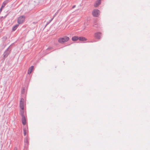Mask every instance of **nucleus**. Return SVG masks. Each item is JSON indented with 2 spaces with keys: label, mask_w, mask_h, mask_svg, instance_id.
Listing matches in <instances>:
<instances>
[{
  "label": "nucleus",
  "mask_w": 150,
  "mask_h": 150,
  "mask_svg": "<svg viewBox=\"0 0 150 150\" xmlns=\"http://www.w3.org/2000/svg\"><path fill=\"white\" fill-rule=\"evenodd\" d=\"M24 92V89H23V90L22 91L21 93H23Z\"/></svg>",
  "instance_id": "18"
},
{
  "label": "nucleus",
  "mask_w": 150,
  "mask_h": 150,
  "mask_svg": "<svg viewBox=\"0 0 150 150\" xmlns=\"http://www.w3.org/2000/svg\"><path fill=\"white\" fill-rule=\"evenodd\" d=\"M95 37L97 39H100L101 38V33L100 32L96 33L94 34Z\"/></svg>",
  "instance_id": "4"
},
{
  "label": "nucleus",
  "mask_w": 150,
  "mask_h": 150,
  "mask_svg": "<svg viewBox=\"0 0 150 150\" xmlns=\"http://www.w3.org/2000/svg\"><path fill=\"white\" fill-rule=\"evenodd\" d=\"M33 68L34 67L33 66H31L30 68H29L28 71V74H31L33 69Z\"/></svg>",
  "instance_id": "8"
},
{
  "label": "nucleus",
  "mask_w": 150,
  "mask_h": 150,
  "mask_svg": "<svg viewBox=\"0 0 150 150\" xmlns=\"http://www.w3.org/2000/svg\"><path fill=\"white\" fill-rule=\"evenodd\" d=\"M93 26L95 27H97V25H96V24H94Z\"/></svg>",
  "instance_id": "20"
},
{
  "label": "nucleus",
  "mask_w": 150,
  "mask_h": 150,
  "mask_svg": "<svg viewBox=\"0 0 150 150\" xmlns=\"http://www.w3.org/2000/svg\"><path fill=\"white\" fill-rule=\"evenodd\" d=\"M26 142H27V140H26Z\"/></svg>",
  "instance_id": "24"
},
{
  "label": "nucleus",
  "mask_w": 150,
  "mask_h": 150,
  "mask_svg": "<svg viewBox=\"0 0 150 150\" xmlns=\"http://www.w3.org/2000/svg\"><path fill=\"white\" fill-rule=\"evenodd\" d=\"M6 5H5V4H4L3 3L1 7H2V8H3Z\"/></svg>",
  "instance_id": "16"
},
{
  "label": "nucleus",
  "mask_w": 150,
  "mask_h": 150,
  "mask_svg": "<svg viewBox=\"0 0 150 150\" xmlns=\"http://www.w3.org/2000/svg\"><path fill=\"white\" fill-rule=\"evenodd\" d=\"M6 5H5V4H4L3 3L1 7H2V8H3Z\"/></svg>",
  "instance_id": "17"
},
{
  "label": "nucleus",
  "mask_w": 150,
  "mask_h": 150,
  "mask_svg": "<svg viewBox=\"0 0 150 150\" xmlns=\"http://www.w3.org/2000/svg\"><path fill=\"white\" fill-rule=\"evenodd\" d=\"M76 7V5H74L72 7V8H74L75 7Z\"/></svg>",
  "instance_id": "21"
},
{
  "label": "nucleus",
  "mask_w": 150,
  "mask_h": 150,
  "mask_svg": "<svg viewBox=\"0 0 150 150\" xmlns=\"http://www.w3.org/2000/svg\"><path fill=\"white\" fill-rule=\"evenodd\" d=\"M22 122L23 125H25L26 124V121L25 117H22Z\"/></svg>",
  "instance_id": "9"
},
{
  "label": "nucleus",
  "mask_w": 150,
  "mask_h": 150,
  "mask_svg": "<svg viewBox=\"0 0 150 150\" xmlns=\"http://www.w3.org/2000/svg\"><path fill=\"white\" fill-rule=\"evenodd\" d=\"M25 17L24 16H20L18 19V23L19 24L22 23L24 21Z\"/></svg>",
  "instance_id": "2"
},
{
  "label": "nucleus",
  "mask_w": 150,
  "mask_h": 150,
  "mask_svg": "<svg viewBox=\"0 0 150 150\" xmlns=\"http://www.w3.org/2000/svg\"><path fill=\"white\" fill-rule=\"evenodd\" d=\"M53 18H52L51 20H50V21H52V20L53 19Z\"/></svg>",
  "instance_id": "23"
},
{
  "label": "nucleus",
  "mask_w": 150,
  "mask_h": 150,
  "mask_svg": "<svg viewBox=\"0 0 150 150\" xmlns=\"http://www.w3.org/2000/svg\"><path fill=\"white\" fill-rule=\"evenodd\" d=\"M14 150H17V148L16 147H15L14 148Z\"/></svg>",
  "instance_id": "22"
},
{
  "label": "nucleus",
  "mask_w": 150,
  "mask_h": 150,
  "mask_svg": "<svg viewBox=\"0 0 150 150\" xmlns=\"http://www.w3.org/2000/svg\"><path fill=\"white\" fill-rule=\"evenodd\" d=\"M18 26V25H16L13 26L12 28V30L13 31H15L17 28Z\"/></svg>",
  "instance_id": "13"
},
{
  "label": "nucleus",
  "mask_w": 150,
  "mask_h": 150,
  "mask_svg": "<svg viewBox=\"0 0 150 150\" xmlns=\"http://www.w3.org/2000/svg\"><path fill=\"white\" fill-rule=\"evenodd\" d=\"M23 133L24 136H25L26 134V129L24 128L23 129Z\"/></svg>",
  "instance_id": "15"
},
{
  "label": "nucleus",
  "mask_w": 150,
  "mask_h": 150,
  "mask_svg": "<svg viewBox=\"0 0 150 150\" xmlns=\"http://www.w3.org/2000/svg\"><path fill=\"white\" fill-rule=\"evenodd\" d=\"M101 3V0H97L94 6L95 7H97Z\"/></svg>",
  "instance_id": "7"
},
{
  "label": "nucleus",
  "mask_w": 150,
  "mask_h": 150,
  "mask_svg": "<svg viewBox=\"0 0 150 150\" xmlns=\"http://www.w3.org/2000/svg\"><path fill=\"white\" fill-rule=\"evenodd\" d=\"M79 39V37L77 36H75L72 38V40L73 41H77Z\"/></svg>",
  "instance_id": "11"
},
{
  "label": "nucleus",
  "mask_w": 150,
  "mask_h": 150,
  "mask_svg": "<svg viewBox=\"0 0 150 150\" xmlns=\"http://www.w3.org/2000/svg\"><path fill=\"white\" fill-rule=\"evenodd\" d=\"M11 51V50H9L8 49V48L4 52L3 55L4 57L6 58L7 57L9 54L10 53V52Z\"/></svg>",
  "instance_id": "6"
},
{
  "label": "nucleus",
  "mask_w": 150,
  "mask_h": 150,
  "mask_svg": "<svg viewBox=\"0 0 150 150\" xmlns=\"http://www.w3.org/2000/svg\"><path fill=\"white\" fill-rule=\"evenodd\" d=\"M79 40L80 41H86L87 39L84 37H81L79 38Z\"/></svg>",
  "instance_id": "12"
},
{
  "label": "nucleus",
  "mask_w": 150,
  "mask_h": 150,
  "mask_svg": "<svg viewBox=\"0 0 150 150\" xmlns=\"http://www.w3.org/2000/svg\"><path fill=\"white\" fill-rule=\"evenodd\" d=\"M9 1V0H6L5 1H4L3 3L4 4H5V5H6V4Z\"/></svg>",
  "instance_id": "14"
},
{
  "label": "nucleus",
  "mask_w": 150,
  "mask_h": 150,
  "mask_svg": "<svg viewBox=\"0 0 150 150\" xmlns=\"http://www.w3.org/2000/svg\"><path fill=\"white\" fill-rule=\"evenodd\" d=\"M3 8H2V7H1V8H0V13L1 12V11H2V9H3Z\"/></svg>",
  "instance_id": "19"
},
{
  "label": "nucleus",
  "mask_w": 150,
  "mask_h": 150,
  "mask_svg": "<svg viewBox=\"0 0 150 150\" xmlns=\"http://www.w3.org/2000/svg\"><path fill=\"white\" fill-rule=\"evenodd\" d=\"M69 40V37L65 36L62 38H59L58 40V42L59 43L62 44L67 42Z\"/></svg>",
  "instance_id": "1"
},
{
  "label": "nucleus",
  "mask_w": 150,
  "mask_h": 150,
  "mask_svg": "<svg viewBox=\"0 0 150 150\" xmlns=\"http://www.w3.org/2000/svg\"><path fill=\"white\" fill-rule=\"evenodd\" d=\"M24 99L22 98L20 102V107L21 109H24Z\"/></svg>",
  "instance_id": "5"
},
{
  "label": "nucleus",
  "mask_w": 150,
  "mask_h": 150,
  "mask_svg": "<svg viewBox=\"0 0 150 150\" xmlns=\"http://www.w3.org/2000/svg\"><path fill=\"white\" fill-rule=\"evenodd\" d=\"M24 109H21L20 111V114L22 117H25L24 115Z\"/></svg>",
  "instance_id": "10"
},
{
  "label": "nucleus",
  "mask_w": 150,
  "mask_h": 150,
  "mask_svg": "<svg viewBox=\"0 0 150 150\" xmlns=\"http://www.w3.org/2000/svg\"><path fill=\"white\" fill-rule=\"evenodd\" d=\"M100 14V11L98 9L94 10L92 12L93 15L94 16L98 17Z\"/></svg>",
  "instance_id": "3"
}]
</instances>
